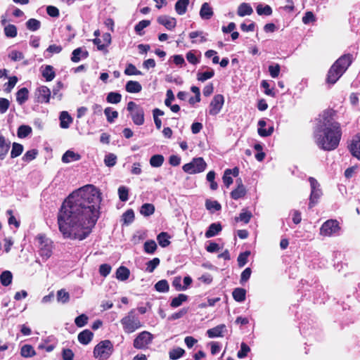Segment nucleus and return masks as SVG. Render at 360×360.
<instances>
[{"instance_id":"f257e3e1","label":"nucleus","mask_w":360,"mask_h":360,"mask_svg":"<svg viewBox=\"0 0 360 360\" xmlns=\"http://www.w3.org/2000/svg\"><path fill=\"white\" fill-rule=\"evenodd\" d=\"M101 202V194L93 185L84 186L71 193L58 214L59 230L64 238L85 239L98 219Z\"/></svg>"},{"instance_id":"f03ea898","label":"nucleus","mask_w":360,"mask_h":360,"mask_svg":"<svg viewBox=\"0 0 360 360\" xmlns=\"http://www.w3.org/2000/svg\"><path fill=\"white\" fill-rule=\"evenodd\" d=\"M334 112L328 110L319 116L314 130V139L317 146L324 150L335 149L340 143L342 130L340 123L333 118Z\"/></svg>"},{"instance_id":"7ed1b4c3","label":"nucleus","mask_w":360,"mask_h":360,"mask_svg":"<svg viewBox=\"0 0 360 360\" xmlns=\"http://www.w3.org/2000/svg\"><path fill=\"white\" fill-rule=\"evenodd\" d=\"M353 59V56L350 53L340 57L328 70L327 82L334 84L350 66Z\"/></svg>"},{"instance_id":"20e7f679","label":"nucleus","mask_w":360,"mask_h":360,"mask_svg":"<svg viewBox=\"0 0 360 360\" xmlns=\"http://www.w3.org/2000/svg\"><path fill=\"white\" fill-rule=\"evenodd\" d=\"M120 323L123 331L127 334H131L143 327V323L135 309L130 310L121 320Z\"/></svg>"},{"instance_id":"39448f33","label":"nucleus","mask_w":360,"mask_h":360,"mask_svg":"<svg viewBox=\"0 0 360 360\" xmlns=\"http://www.w3.org/2000/svg\"><path fill=\"white\" fill-rule=\"evenodd\" d=\"M36 245L39 255L43 259L51 257L53 249V242L44 233H39L35 237Z\"/></svg>"},{"instance_id":"423d86ee","label":"nucleus","mask_w":360,"mask_h":360,"mask_svg":"<svg viewBox=\"0 0 360 360\" xmlns=\"http://www.w3.org/2000/svg\"><path fill=\"white\" fill-rule=\"evenodd\" d=\"M113 346L110 340H103L96 345L94 356L99 360H106L112 354Z\"/></svg>"},{"instance_id":"0eeeda50","label":"nucleus","mask_w":360,"mask_h":360,"mask_svg":"<svg viewBox=\"0 0 360 360\" xmlns=\"http://www.w3.org/2000/svg\"><path fill=\"white\" fill-rule=\"evenodd\" d=\"M127 110L130 112L131 120L136 125H142L144 123V110L134 101L127 103Z\"/></svg>"},{"instance_id":"6e6552de","label":"nucleus","mask_w":360,"mask_h":360,"mask_svg":"<svg viewBox=\"0 0 360 360\" xmlns=\"http://www.w3.org/2000/svg\"><path fill=\"white\" fill-rule=\"evenodd\" d=\"M207 163L202 158H195L189 163L183 166V170L190 174L200 173L205 171Z\"/></svg>"},{"instance_id":"1a4fd4ad","label":"nucleus","mask_w":360,"mask_h":360,"mask_svg":"<svg viewBox=\"0 0 360 360\" xmlns=\"http://www.w3.org/2000/svg\"><path fill=\"white\" fill-rule=\"evenodd\" d=\"M340 231L339 222L335 219H328L322 224L320 234L323 236L331 237L339 235Z\"/></svg>"},{"instance_id":"9d476101","label":"nucleus","mask_w":360,"mask_h":360,"mask_svg":"<svg viewBox=\"0 0 360 360\" xmlns=\"http://www.w3.org/2000/svg\"><path fill=\"white\" fill-rule=\"evenodd\" d=\"M309 182L311 188L309 207L311 208L318 202L319 199L322 195V191L321 186L316 179L309 177Z\"/></svg>"},{"instance_id":"9b49d317","label":"nucleus","mask_w":360,"mask_h":360,"mask_svg":"<svg viewBox=\"0 0 360 360\" xmlns=\"http://www.w3.org/2000/svg\"><path fill=\"white\" fill-rule=\"evenodd\" d=\"M153 335L150 332L144 330L139 333L133 342V346L137 349H143L152 342Z\"/></svg>"},{"instance_id":"f8f14e48","label":"nucleus","mask_w":360,"mask_h":360,"mask_svg":"<svg viewBox=\"0 0 360 360\" xmlns=\"http://www.w3.org/2000/svg\"><path fill=\"white\" fill-rule=\"evenodd\" d=\"M224 103V98L221 94L215 95L209 105V114L217 115L221 111Z\"/></svg>"},{"instance_id":"ddd939ff","label":"nucleus","mask_w":360,"mask_h":360,"mask_svg":"<svg viewBox=\"0 0 360 360\" xmlns=\"http://www.w3.org/2000/svg\"><path fill=\"white\" fill-rule=\"evenodd\" d=\"M51 95V90L46 86H40L35 91V96L38 103H49Z\"/></svg>"},{"instance_id":"4468645a","label":"nucleus","mask_w":360,"mask_h":360,"mask_svg":"<svg viewBox=\"0 0 360 360\" xmlns=\"http://www.w3.org/2000/svg\"><path fill=\"white\" fill-rule=\"evenodd\" d=\"M349 148L352 155L360 160V134L353 138Z\"/></svg>"},{"instance_id":"2eb2a0df","label":"nucleus","mask_w":360,"mask_h":360,"mask_svg":"<svg viewBox=\"0 0 360 360\" xmlns=\"http://www.w3.org/2000/svg\"><path fill=\"white\" fill-rule=\"evenodd\" d=\"M157 21L160 25L165 26L167 30H172L176 25V20L174 18L169 17L167 15H161L158 18Z\"/></svg>"},{"instance_id":"dca6fc26","label":"nucleus","mask_w":360,"mask_h":360,"mask_svg":"<svg viewBox=\"0 0 360 360\" xmlns=\"http://www.w3.org/2000/svg\"><path fill=\"white\" fill-rule=\"evenodd\" d=\"M238 186L231 191V197L234 200H238L246 194V189L242 183L241 179L237 180Z\"/></svg>"},{"instance_id":"f3484780","label":"nucleus","mask_w":360,"mask_h":360,"mask_svg":"<svg viewBox=\"0 0 360 360\" xmlns=\"http://www.w3.org/2000/svg\"><path fill=\"white\" fill-rule=\"evenodd\" d=\"M41 72L46 82L52 81L56 77V72L53 67L49 65L41 66Z\"/></svg>"},{"instance_id":"a211bd4d","label":"nucleus","mask_w":360,"mask_h":360,"mask_svg":"<svg viewBox=\"0 0 360 360\" xmlns=\"http://www.w3.org/2000/svg\"><path fill=\"white\" fill-rule=\"evenodd\" d=\"M88 51L82 48H77L72 53L71 60L73 63H78L81 59H85L88 57Z\"/></svg>"},{"instance_id":"6ab92c4d","label":"nucleus","mask_w":360,"mask_h":360,"mask_svg":"<svg viewBox=\"0 0 360 360\" xmlns=\"http://www.w3.org/2000/svg\"><path fill=\"white\" fill-rule=\"evenodd\" d=\"M266 125V122L265 120H259L257 131H258L259 135L262 137L269 136L273 134V132L274 131V127L273 125L269 127L267 130H263V127H265Z\"/></svg>"},{"instance_id":"aec40b11","label":"nucleus","mask_w":360,"mask_h":360,"mask_svg":"<svg viewBox=\"0 0 360 360\" xmlns=\"http://www.w3.org/2000/svg\"><path fill=\"white\" fill-rule=\"evenodd\" d=\"M226 329L224 324H220L207 330V335L210 338L223 337L224 330Z\"/></svg>"},{"instance_id":"412c9836","label":"nucleus","mask_w":360,"mask_h":360,"mask_svg":"<svg viewBox=\"0 0 360 360\" xmlns=\"http://www.w3.org/2000/svg\"><path fill=\"white\" fill-rule=\"evenodd\" d=\"M222 229L221 225L219 223L211 224L207 231L205 232V237L210 238L214 237L219 233Z\"/></svg>"},{"instance_id":"4be33fe9","label":"nucleus","mask_w":360,"mask_h":360,"mask_svg":"<svg viewBox=\"0 0 360 360\" xmlns=\"http://www.w3.org/2000/svg\"><path fill=\"white\" fill-rule=\"evenodd\" d=\"M94 334L89 330H84L78 334V341L82 345H88L92 340Z\"/></svg>"},{"instance_id":"5701e85b","label":"nucleus","mask_w":360,"mask_h":360,"mask_svg":"<svg viewBox=\"0 0 360 360\" xmlns=\"http://www.w3.org/2000/svg\"><path fill=\"white\" fill-rule=\"evenodd\" d=\"M253 13V9L251 6L248 3L240 4L237 10V14L240 17H244L245 15H250Z\"/></svg>"},{"instance_id":"b1692460","label":"nucleus","mask_w":360,"mask_h":360,"mask_svg":"<svg viewBox=\"0 0 360 360\" xmlns=\"http://www.w3.org/2000/svg\"><path fill=\"white\" fill-rule=\"evenodd\" d=\"M60 126L63 129H68L72 122V118L67 111H62L60 117Z\"/></svg>"},{"instance_id":"393cba45","label":"nucleus","mask_w":360,"mask_h":360,"mask_svg":"<svg viewBox=\"0 0 360 360\" xmlns=\"http://www.w3.org/2000/svg\"><path fill=\"white\" fill-rule=\"evenodd\" d=\"M200 15L204 20H209L212 17L213 11L208 3L202 4L200 11Z\"/></svg>"},{"instance_id":"a878e982","label":"nucleus","mask_w":360,"mask_h":360,"mask_svg":"<svg viewBox=\"0 0 360 360\" xmlns=\"http://www.w3.org/2000/svg\"><path fill=\"white\" fill-rule=\"evenodd\" d=\"M29 98V91L23 87L19 89L16 93V101L19 105L25 103Z\"/></svg>"},{"instance_id":"bb28decb","label":"nucleus","mask_w":360,"mask_h":360,"mask_svg":"<svg viewBox=\"0 0 360 360\" xmlns=\"http://www.w3.org/2000/svg\"><path fill=\"white\" fill-rule=\"evenodd\" d=\"M81 158L79 154L72 150H67L62 157V161L65 163H69L73 161L79 160Z\"/></svg>"},{"instance_id":"cd10ccee","label":"nucleus","mask_w":360,"mask_h":360,"mask_svg":"<svg viewBox=\"0 0 360 360\" xmlns=\"http://www.w3.org/2000/svg\"><path fill=\"white\" fill-rule=\"evenodd\" d=\"M126 91L129 93H139L141 91L142 86L139 82L136 81H129L125 86Z\"/></svg>"},{"instance_id":"c85d7f7f","label":"nucleus","mask_w":360,"mask_h":360,"mask_svg":"<svg viewBox=\"0 0 360 360\" xmlns=\"http://www.w3.org/2000/svg\"><path fill=\"white\" fill-rule=\"evenodd\" d=\"M13 280V274L10 271H4L0 275V282L4 286H8L11 284Z\"/></svg>"},{"instance_id":"c756f323","label":"nucleus","mask_w":360,"mask_h":360,"mask_svg":"<svg viewBox=\"0 0 360 360\" xmlns=\"http://www.w3.org/2000/svg\"><path fill=\"white\" fill-rule=\"evenodd\" d=\"M189 0H178L175 4V11L179 15H184L187 11Z\"/></svg>"},{"instance_id":"7c9ffc66","label":"nucleus","mask_w":360,"mask_h":360,"mask_svg":"<svg viewBox=\"0 0 360 360\" xmlns=\"http://www.w3.org/2000/svg\"><path fill=\"white\" fill-rule=\"evenodd\" d=\"M214 75V71L211 68H208L205 72H198L197 73V79L202 82L211 79Z\"/></svg>"},{"instance_id":"2f4dec72","label":"nucleus","mask_w":360,"mask_h":360,"mask_svg":"<svg viewBox=\"0 0 360 360\" xmlns=\"http://www.w3.org/2000/svg\"><path fill=\"white\" fill-rule=\"evenodd\" d=\"M129 270L123 266H120L116 271V278L122 281H126L129 276Z\"/></svg>"},{"instance_id":"473e14b6","label":"nucleus","mask_w":360,"mask_h":360,"mask_svg":"<svg viewBox=\"0 0 360 360\" xmlns=\"http://www.w3.org/2000/svg\"><path fill=\"white\" fill-rule=\"evenodd\" d=\"M169 238L170 236L167 232H161L157 236V240L162 248H166L170 244Z\"/></svg>"},{"instance_id":"72a5a7b5","label":"nucleus","mask_w":360,"mask_h":360,"mask_svg":"<svg viewBox=\"0 0 360 360\" xmlns=\"http://www.w3.org/2000/svg\"><path fill=\"white\" fill-rule=\"evenodd\" d=\"M20 354L25 358L32 357L36 354L33 347L30 345H25L21 347Z\"/></svg>"},{"instance_id":"f704fd0d","label":"nucleus","mask_w":360,"mask_h":360,"mask_svg":"<svg viewBox=\"0 0 360 360\" xmlns=\"http://www.w3.org/2000/svg\"><path fill=\"white\" fill-rule=\"evenodd\" d=\"M155 212V206L150 203L143 204L140 209V213L144 217H149Z\"/></svg>"},{"instance_id":"c9c22d12","label":"nucleus","mask_w":360,"mask_h":360,"mask_svg":"<svg viewBox=\"0 0 360 360\" xmlns=\"http://www.w3.org/2000/svg\"><path fill=\"white\" fill-rule=\"evenodd\" d=\"M232 295L236 301L241 302L245 300L246 291L243 288H237L233 290Z\"/></svg>"},{"instance_id":"e433bc0d","label":"nucleus","mask_w":360,"mask_h":360,"mask_svg":"<svg viewBox=\"0 0 360 360\" xmlns=\"http://www.w3.org/2000/svg\"><path fill=\"white\" fill-rule=\"evenodd\" d=\"M62 46L60 45H50L44 53L45 58H50L53 53H59L62 51Z\"/></svg>"},{"instance_id":"4c0bfd02","label":"nucleus","mask_w":360,"mask_h":360,"mask_svg":"<svg viewBox=\"0 0 360 360\" xmlns=\"http://www.w3.org/2000/svg\"><path fill=\"white\" fill-rule=\"evenodd\" d=\"M28 30L35 32L41 27V22L35 18L29 19L25 23Z\"/></svg>"},{"instance_id":"58836bf2","label":"nucleus","mask_w":360,"mask_h":360,"mask_svg":"<svg viewBox=\"0 0 360 360\" xmlns=\"http://www.w3.org/2000/svg\"><path fill=\"white\" fill-rule=\"evenodd\" d=\"M4 32L6 37L8 38H14L18 34L16 26L12 24H8L6 25L4 27Z\"/></svg>"},{"instance_id":"ea45409f","label":"nucleus","mask_w":360,"mask_h":360,"mask_svg":"<svg viewBox=\"0 0 360 360\" xmlns=\"http://www.w3.org/2000/svg\"><path fill=\"white\" fill-rule=\"evenodd\" d=\"M188 296L184 294H179L177 297H174L171 302L170 306L173 308H176L179 306H181L183 302L187 301Z\"/></svg>"},{"instance_id":"a19ab883","label":"nucleus","mask_w":360,"mask_h":360,"mask_svg":"<svg viewBox=\"0 0 360 360\" xmlns=\"http://www.w3.org/2000/svg\"><path fill=\"white\" fill-rule=\"evenodd\" d=\"M257 13L259 15H271L272 14V8L269 5L263 6L259 4L256 7Z\"/></svg>"},{"instance_id":"79ce46f5","label":"nucleus","mask_w":360,"mask_h":360,"mask_svg":"<svg viewBox=\"0 0 360 360\" xmlns=\"http://www.w3.org/2000/svg\"><path fill=\"white\" fill-rule=\"evenodd\" d=\"M252 217V213L246 210H243L238 217L235 218L236 221H243L245 224L249 223Z\"/></svg>"},{"instance_id":"37998d69","label":"nucleus","mask_w":360,"mask_h":360,"mask_svg":"<svg viewBox=\"0 0 360 360\" xmlns=\"http://www.w3.org/2000/svg\"><path fill=\"white\" fill-rule=\"evenodd\" d=\"M32 131L31 127L29 125H20L18 129V136L20 139L28 136Z\"/></svg>"},{"instance_id":"c03bdc74","label":"nucleus","mask_w":360,"mask_h":360,"mask_svg":"<svg viewBox=\"0 0 360 360\" xmlns=\"http://www.w3.org/2000/svg\"><path fill=\"white\" fill-rule=\"evenodd\" d=\"M156 291L160 292H167L169 285L167 280L162 279L157 282L154 286Z\"/></svg>"},{"instance_id":"a18cd8bd","label":"nucleus","mask_w":360,"mask_h":360,"mask_svg":"<svg viewBox=\"0 0 360 360\" xmlns=\"http://www.w3.org/2000/svg\"><path fill=\"white\" fill-rule=\"evenodd\" d=\"M70 300V294L65 289H60L57 292V301L65 304Z\"/></svg>"},{"instance_id":"49530a36","label":"nucleus","mask_w":360,"mask_h":360,"mask_svg":"<svg viewBox=\"0 0 360 360\" xmlns=\"http://www.w3.org/2000/svg\"><path fill=\"white\" fill-rule=\"evenodd\" d=\"M23 151V146L18 143H13L11 152V158H15L20 155Z\"/></svg>"},{"instance_id":"de8ad7c7","label":"nucleus","mask_w":360,"mask_h":360,"mask_svg":"<svg viewBox=\"0 0 360 360\" xmlns=\"http://www.w3.org/2000/svg\"><path fill=\"white\" fill-rule=\"evenodd\" d=\"M143 249L146 253L153 254L157 249V244L153 240H147L144 243Z\"/></svg>"},{"instance_id":"09e8293b","label":"nucleus","mask_w":360,"mask_h":360,"mask_svg":"<svg viewBox=\"0 0 360 360\" xmlns=\"http://www.w3.org/2000/svg\"><path fill=\"white\" fill-rule=\"evenodd\" d=\"M122 95L118 92H110L106 98V101L109 103L117 104L121 101Z\"/></svg>"},{"instance_id":"8fccbe9b","label":"nucleus","mask_w":360,"mask_h":360,"mask_svg":"<svg viewBox=\"0 0 360 360\" xmlns=\"http://www.w3.org/2000/svg\"><path fill=\"white\" fill-rule=\"evenodd\" d=\"M164 162V157L162 155H154L150 159V164L153 167H160Z\"/></svg>"},{"instance_id":"3c124183","label":"nucleus","mask_w":360,"mask_h":360,"mask_svg":"<svg viewBox=\"0 0 360 360\" xmlns=\"http://www.w3.org/2000/svg\"><path fill=\"white\" fill-rule=\"evenodd\" d=\"M150 24V21L148 20H143L139 22L134 27L135 32L139 35H143L142 30L145 29L146 27H148Z\"/></svg>"},{"instance_id":"603ef678","label":"nucleus","mask_w":360,"mask_h":360,"mask_svg":"<svg viewBox=\"0 0 360 360\" xmlns=\"http://www.w3.org/2000/svg\"><path fill=\"white\" fill-rule=\"evenodd\" d=\"M205 207L207 210L211 212L219 211L221 209V205L217 200H207Z\"/></svg>"},{"instance_id":"864d4df0","label":"nucleus","mask_w":360,"mask_h":360,"mask_svg":"<svg viewBox=\"0 0 360 360\" xmlns=\"http://www.w3.org/2000/svg\"><path fill=\"white\" fill-rule=\"evenodd\" d=\"M184 353V349L181 347H176L169 351V356L171 359L175 360L181 357Z\"/></svg>"},{"instance_id":"5fc2aeb1","label":"nucleus","mask_w":360,"mask_h":360,"mask_svg":"<svg viewBox=\"0 0 360 360\" xmlns=\"http://www.w3.org/2000/svg\"><path fill=\"white\" fill-rule=\"evenodd\" d=\"M160 259L158 257H155L153 259L148 261L146 263V271L152 273L157 268V266L160 264Z\"/></svg>"},{"instance_id":"6e6d98bb","label":"nucleus","mask_w":360,"mask_h":360,"mask_svg":"<svg viewBox=\"0 0 360 360\" xmlns=\"http://www.w3.org/2000/svg\"><path fill=\"white\" fill-rule=\"evenodd\" d=\"M119 198L122 202H126L129 199V189L124 186H121L118 188Z\"/></svg>"},{"instance_id":"4d7b16f0","label":"nucleus","mask_w":360,"mask_h":360,"mask_svg":"<svg viewBox=\"0 0 360 360\" xmlns=\"http://www.w3.org/2000/svg\"><path fill=\"white\" fill-rule=\"evenodd\" d=\"M104 113L106 116L108 122L110 123L113 122L115 119L118 117V112L116 110H112L109 107L104 110Z\"/></svg>"},{"instance_id":"13d9d810","label":"nucleus","mask_w":360,"mask_h":360,"mask_svg":"<svg viewBox=\"0 0 360 360\" xmlns=\"http://www.w3.org/2000/svg\"><path fill=\"white\" fill-rule=\"evenodd\" d=\"M122 220L125 224H131L134 220V212L133 210H127L122 214Z\"/></svg>"},{"instance_id":"bf43d9fd","label":"nucleus","mask_w":360,"mask_h":360,"mask_svg":"<svg viewBox=\"0 0 360 360\" xmlns=\"http://www.w3.org/2000/svg\"><path fill=\"white\" fill-rule=\"evenodd\" d=\"M117 162V156L113 153H108L105 155L104 158V163L107 167H113Z\"/></svg>"},{"instance_id":"052dcab7","label":"nucleus","mask_w":360,"mask_h":360,"mask_svg":"<svg viewBox=\"0 0 360 360\" xmlns=\"http://www.w3.org/2000/svg\"><path fill=\"white\" fill-rule=\"evenodd\" d=\"M250 347L245 342L240 344V349L237 353V356L239 359H243L247 356L248 352H250Z\"/></svg>"},{"instance_id":"680f3d73","label":"nucleus","mask_w":360,"mask_h":360,"mask_svg":"<svg viewBox=\"0 0 360 360\" xmlns=\"http://www.w3.org/2000/svg\"><path fill=\"white\" fill-rule=\"evenodd\" d=\"M124 74L127 75H142L141 72L138 70L136 66L131 63H129L127 65V68L124 70Z\"/></svg>"},{"instance_id":"e2e57ef3","label":"nucleus","mask_w":360,"mask_h":360,"mask_svg":"<svg viewBox=\"0 0 360 360\" xmlns=\"http://www.w3.org/2000/svg\"><path fill=\"white\" fill-rule=\"evenodd\" d=\"M37 153L38 151L36 149L30 150L24 154L22 160L29 162L36 158Z\"/></svg>"},{"instance_id":"0e129e2a","label":"nucleus","mask_w":360,"mask_h":360,"mask_svg":"<svg viewBox=\"0 0 360 360\" xmlns=\"http://www.w3.org/2000/svg\"><path fill=\"white\" fill-rule=\"evenodd\" d=\"M88 319V316L86 314H82L75 318V323L77 327L81 328L87 323Z\"/></svg>"},{"instance_id":"69168bd1","label":"nucleus","mask_w":360,"mask_h":360,"mask_svg":"<svg viewBox=\"0 0 360 360\" xmlns=\"http://www.w3.org/2000/svg\"><path fill=\"white\" fill-rule=\"evenodd\" d=\"M250 252L249 251H245L244 252L240 253L238 257V264L240 267H242L246 264L248 262V258L250 255Z\"/></svg>"},{"instance_id":"338daca9","label":"nucleus","mask_w":360,"mask_h":360,"mask_svg":"<svg viewBox=\"0 0 360 360\" xmlns=\"http://www.w3.org/2000/svg\"><path fill=\"white\" fill-rule=\"evenodd\" d=\"M261 86L264 89V94L271 97L276 96V93L273 89L269 88V84L266 80H262L261 82Z\"/></svg>"},{"instance_id":"774afa93","label":"nucleus","mask_w":360,"mask_h":360,"mask_svg":"<svg viewBox=\"0 0 360 360\" xmlns=\"http://www.w3.org/2000/svg\"><path fill=\"white\" fill-rule=\"evenodd\" d=\"M63 360H73L75 354L72 349L68 348H63L61 352Z\"/></svg>"}]
</instances>
